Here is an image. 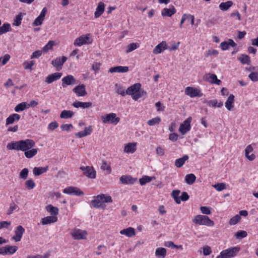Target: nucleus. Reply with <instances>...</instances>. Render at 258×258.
<instances>
[{
  "mask_svg": "<svg viewBox=\"0 0 258 258\" xmlns=\"http://www.w3.org/2000/svg\"><path fill=\"white\" fill-rule=\"evenodd\" d=\"M11 224V221H3L0 222V229L8 228Z\"/></svg>",
  "mask_w": 258,
  "mask_h": 258,
  "instance_id": "obj_62",
  "label": "nucleus"
},
{
  "mask_svg": "<svg viewBox=\"0 0 258 258\" xmlns=\"http://www.w3.org/2000/svg\"><path fill=\"white\" fill-rule=\"evenodd\" d=\"M129 69L127 66H116L114 67H111L109 70V72L111 73H126L128 71Z\"/></svg>",
  "mask_w": 258,
  "mask_h": 258,
  "instance_id": "obj_24",
  "label": "nucleus"
},
{
  "mask_svg": "<svg viewBox=\"0 0 258 258\" xmlns=\"http://www.w3.org/2000/svg\"><path fill=\"white\" fill-rule=\"evenodd\" d=\"M180 192L179 190H173L171 193V196L177 204H180V197L179 195Z\"/></svg>",
  "mask_w": 258,
  "mask_h": 258,
  "instance_id": "obj_46",
  "label": "nucleus"
},
{
  "mask_svg": "<svg viewBox=\"0 0 258 258\" xmlns=\"http://www.w3.org/2000/svg\"><path fill=\"white\" fill-rule=\"evenodd\" d=\"M247 233L245 231L239 230L235 234L237 238H242L246 237Z\"/></svg>",
  "mask_w": 258,
  "mask_h": 258,
  "instance_id": "obj_57",
  "label": "nucleus"
},
{
  "mask_svg": "<svg viewBox=\"0 0 258 258\" xmlns=\"http://www.w3.org/2000/svg\"><path fill=\"white\" fill-rule=\"evenodd\" d=\"M176 10L174 7L172 6L169 8H164L161 11V15L163 17H170L175 14Z\"/></svg>",
  "mask_w": 258,
  "mask_h": 258,
  "instance_id": "obj_23",
  "label": "nucleus"
},
{
  "mask_svg": "<svg viewBox=\"0 0 258 258\" xmlns=\"http://www.w3.org/2000/svg\"><path fill=\"white\" fill-rule=\"evenodd\" d=\"M155 178L154 177H150L148 176H144L139 180L140 183L142 185L146 184L147 183L150 182Z\"/></svg>",
  "mask_w": 258,
  "mask_h": 258,
  "instance_id": "obj_48",
  "label": "nucleus"
},
{
  "mask_svg": "<svg viewBox=\"0 0 258 258\" xmlns=\"http://www.w3.org/2000/svg\"><path fill=\"white\" fill-rule=\"evenodd\" d=\"M234 98L233 94H230L225 103V107L229 111L232 110L234 107Z\"/></svg>",
  "mask_w": 258,
  "mask_h": 258,
  "instance_id": "obj_28",
  "label": "nucleus"
},
{
  "mask_svg": "<svg viewBox=\"0 0 258 258\" xmlns=\"http://www.w3.org/2000/svg\"><path fill=\"white\" fill-rule=\"evenodd\" d=\"M10 55L8 54H5L4 56L0 57V62L2 66L5 65L10 59Z\"/></svg>",
  "mask_w": 258,
  "mask_h": 258,
  "instance_id": "obj_55",
  "label": "nucleus"
},
{
  "mask_svg": "<svg viewBox=\"0 0 258 258\" xmlns=\"http://www.w3.org/2000/svg\"><path fill=\"white\" fill-rule=\"evenodd\" d=\"M25 184L26 187L29 190L33 189L36 185L35 182L32 179L27 180Z\"/></svg>",
  "mask_w": 258,
  "mask_h": 258,
  "instance_id": "obj_54",
  "label": "nucleus"
},
{
  "mask_svg": "<svg viewBox=\"0 0 258 258\" xmlns=\"http://www.w3.org/2000/svg\"><path fill=\"white\" fill-rule=\"evenodd\" d=\"M192 222L196 225H205L208 227H212L215 223L209 217L206 215H198L194 217Z\"/></svg>",
  "mask_w": 258,
  "mask_h": 258,
  "instance_id": "obj_3",
  "label": "nucleus"
},
{
  "mask_svg": "<svg viewBox=\"0 0 258 258\" xmlns=\"http://www.w3.org/2000/svg\"><path fill=\"white\" fill-rule=\"evenodd\" d=\"M47 170L48 166L34 167L33 172L34 175L38 176L46 172Z\"/></svg>",
  "mask_w": 258,
  "mask_h": 258,
  "instance_id": "obj_34",
  "label": "nucleus"
},
{
  "mask_svg": "<svg viewBox=\"0 0 258 258\" xmlns=\"http://www.w3.org/2000/svg\"><path fill=\"white\" fill-rule=\"evenodd\" d=\"M137 180V178H133L131 175H122L120 181L122 184H132Z\"/></svg>",
  "mask_w": 258,
  "mask_h": 258,
  "instance_id": "obj_22",
  "label": "nucleus"
},
{
  "mask_svg": "<svg viewBox=\"0 0 258 258\" xmlns=\"http://www.w3.org/2000/svg\"><path fill=\"white\" fill-rule=\"evenodd\" d=\"M196 179V177L192 173L188 174L185 177V182L189 185L192 184L195 182Z\"/></svg>",
  "mask_w": 258,
  "mask_h": 258,
  "instance_id": "obj_38",
  "label": "nucleus"
},
{
  "mask_svg": "<svg viewBox=\"0 0 258 258\" xmlns=\"http://www.w3.org/2000/svg\"><path fill=\"white\" fill-rule=\"evenodd\" d=\"M213 187L218 191H222L226 189V184L225 183H218L213 185Z\"/></svg>",
  "mask_w": 258,
  "mask_h": 258,
  "instance_id": "obj_52",
  "label": "nucleus"
},
{
  "mask_svg": "<svg viewBox=\"0 0 258 258\" xmlns=\"http://www.w3.org/2000/svg\"><path fill=\"white\" fill-rule=\"evenodd\" d=\"M29 170L27 168L23 169L20 173V177L23 179H26L28 175Z\"/></svg>",
  "mask_w": 258,
  "mask_h": 258,
  "instance_id": "obj_58",
  "label": "nucleus"
},
{
  "mask_svg": "<svg viewBox=\"0 0 258 258\" xmlns=\"http://www.w3.org/2000/svg\"><path fill=\"white\" fill-rule=\"evenodd\" d=\"M248 77L253 82L258 81V72H251Z\"/></svg>",
  "mask_w": 258,
  "mask_h": 258,
  "instance_id": "obj_59",
  "label": "nucleus"
},
{
  "mask_svg": "<svg viewBox=\"0 0 258 258\" xmlns=\"http://www.w3.org/2000/svg\"><path fill=\"white\" fill-rule=\"evenodd\" d=\"M253 148L251 145H248L245 149V155L249 161H252L255 158V155L252 153Z\"/></svg>",
  "mask_w": 258,
  "mask_h": 258,
  "instance_id": "obj_20",
  "label": "nucleus"
},
{
  "mask_svg": "<svg viewBox=\"0 0 258 258\" xmlns=\"http://www.w3.org/2000/svg\"><path fill=\"white\" fill-rule=\"evenodd\" d=\"M25 232V230L22 226L19 225L17 226L14 231L15 234L12 237V239L15 242L20 241Z\"/></svg>",
  "mask_w": 258,
  "mask_h": 258,
  "instance_id": "obj_11",
  "label": "nucleus"
},
{
  "mask_svg": "<svg viewBox=\"0 0 258 258\" xmlns=\"http://www.w3.org/2000/svg\"><path fill=\"white\" fill-rule=\"evenodd\" d=\"M167 48V45L165 41H162L155 46L153 50V53L155 54L161 53Z\"/></svg>",
  "mask_w": 258,
  "mask_h": 258,
  "instance_id": "obj_19",
  "label": "nucleus"
},
{
  "mask_svg": "<svg viewBox=\"0 0 258 258\" xmlns=\"http://www.w3.org/2000/svg\"><path fill=\"white\" fill-rule=\"evenodd\" d=\"M155 253L158 258H164L166 255V249L163 247H158L156 249Z\"/></svg>",
  "mask_w": 258,
  "mask_h": 258,
  "instance_id": "obj_35",
  "label": "nucleus"
},
{
  "mask_svg": "<svg viewBox=\"0 0 258 258\" xmlns=\"http://www.w3.org/2000/svg\"><path fill=\"white\" fill-rule=\"evenodd\" d=\"M137 48H138V46L136 43H131L127 45L126 52L127 53L130 52L135 50Z\"/></svg>",
  "mask_w": 258,
  "mask_h": 258,
  "instance_id": "obj_60",
  "label": "nucleus"
},
{
  "mask_svg": "<svg viewBox=\"0 0 258 258\" xmlns=\"http://www.w3.org/2000/svg\"><path fill=\"white\" fill-rule=\"evenodd\" d=\"M240 216L236 215L230 219L229 224L230 225H234L236 224L240 220Z\"/></svg>",
  "mask_w": 258,
  "mask_h": 258,
  "instance_id": "obj_50",
  "label": "nucleus"
},
{
  "mask_svg": "<svg viewBox=\"0 0 258 258\" xmlns=\"http://www.w3.org/2000/svg\"><path fill=\"white\" fill-rule=\"evenodd\" d=\"M20 115L17 113H13L11 114L6 120V124L9 125L13 123L16 121H18L20 119Z\"/></svg>",
  "mask_w": 258,
  "mask_h": 258,
  "instance_id": "obj_31",
  "label": "nucleus"
},
{
  "mask_svg": "<svg viewBox=\"0 0 258 258\" xmlns=\"http://www.w3.org/2000/svg\"><path fill=\"white\" fill-rule=\"evenodd\" d=\"M18 247L17 246L7 245L6 246V255H12L15 253L18 250Z\"/></svg>",
  "mask_w": 258,
  "mask_h": 258,
  "instance_id": "obj_40",
  "label": "nucleus"
},
{
  "mask_svg": "<svg viewBox=\"0 0 258 258\" xmlns=\"http://www.w3.org/2000/svg\"><path fill=\"white\" fill-rule=\"evenodd\" d=\"M67 60V57L63 56L61 57H56L55 59L53 60L51 64L55 68L61 67L63 64Z\"/></svg>",
  "mask_w": 258,
  "mask_h": 258,
  "instance_id": "obj_30",
  "label": "nucleus"
},
{
  "mask_svg": "<svg viewBox=\"0 0 258 258\" xmlns=\"http://www.w3.org/2000/svg\"><path fill=\"white\" fill-rule=\"evenodd\" d=\"M63 192L70 195L83 196L84 192L78 187L75 186H69L63 190Z\"/></svg>",
  "mask_w": 258,
  "mask_h": 258,
  "instance_id": "obj_10",
  "label": "nucleus"
},
{
  "mask_svg": "<svg viewBox=\"0 0 258 258\" xmlns=\"http://www.w3.org/2000/svg\"><path fill=\"white\" fill-rule=\"evenodd\" d=\"M43 20L44 19L42 18L37 17L33 23V25L36 26L40 25L42 24Z\"/></svg>",
  "mask_w": 258,
  "mask_h": 258,
  "instance_id": "obj_63",
  "label": "nucleus"
},
{
  "mask_svg": "<svg viewBox=\"0 0 258 258\" xmlns=\"http://www.w3.org/2000/svg\"><path fill=\"white\" fill-rule=\"evenodd\" d=\"M71 234L74 239L82 240L86 239L88 232L86 230L76 228L72 230Z\"/></svg>",
  "mask_w": 258,
  "mask_h": 258,
  "instance_id": "obj_6",
  "label": "nucleus"
},
{
  "mask_svg": "<svg viewBox=\"0 0 258 258\" xmlns=\"http://www.w3.org/2000/svg\"><path fill=\"white\" fill-rule=\"evenodd\" d=\"M101 168L103 170H106L108 173H110L111 172V168L110 166L108 164L106 161L103 160L101 165Z\"/></svg>",
  "mask_w": 258,
  "mask_h": 258,
  "instance_id": "obj_51",
  "label": "nucleus"
},
{
  "mask_svg": "<svg viewBox=\"0 0 258 258\" xmlns=\"http://www.w3.org/2000/svg\"><path fill=\"white\" fill-rule=\"evenodd\" d=\"M188 159V156L186 155L183 156L182 158H178L176 159L175 161V165L178 167L180 168L182 167L183 164L185 163V161Z\"/></svg>",
  "mask_w": 258,
  "mask_h": 258,
  "instance_id": "obj_36",
  "label": "nucleus"
},
{
  "mask_svg": "<svg viewBox=\"0 0 258 258\" xmlns=\"http://www.w3.org/2000/svg\"><path fill=\"white\" fill-rule=\"evenodd\" d=\"M61 81L63 87H66L67 85H74L76 83V79L71 75H69L63 77Z\"/></svg>",
  "mask_w": 258,
  "mask_h": 258,
  "instance_id": "obj_15",
  "label": "nucleus"
},
{
  "mask_svg": "<svg viewBox=\"0 0 258 258\" xmlns=\"http://www.w3.org/2000/svg\"><path fill=\"white\" fill-rule=\"evenodd\" d=\"M101 119L104 123H112L116 125L119 121L120 118L116 116L114 113H110L101 116Z\"/></svg>",
  "mask_w": 258,
  "mask_h": 258,
  "instance_id": "obj_5",
  "label": "nucleus"
},
{
  "mask_svg": "<svg viewBox=\"0 0 258 258\" xmlns=\"http://www.w3.org/2000/svg\"><path fill=\"white\" fill-rule=\"evenodd\" d=\"M61 73H54L51 75H48L45 79V82L47 84H50L52 82L59 80L62 76Z\"/></svg>",
  "mask_w": 258,
  "mask_h": 258,
  "instance_id": "obj_18",
  "label": "nucleus"
},
{
  "mask_svg": "<svg viewBox=\"0 0 258 258\" xmlns=\"http://www.w3.org/2000/svg\"><path fill=\"white\" fill-rule=\"evenodd\" d=\"M35 146V142L33 140L26 139L11 142L8 144L7 148L10 150L24 152L25 156L30 159L34 157L39 151L38 148H34Z\"/></svg>",
  "mask_w": 258,
  "mask_h": 258,
  "instance_id": "obj_1",
  "label": "nucleus"
},
{
  "mask_svg": "<svg viewBox=\"0 0 258 258\" xmlns=\"http://www.w3.org/2000/svg\"><path fill=\"white\" fill-rule=\"evenodd\" d=\"M161 121V118L159 116H157L147 121V124L150 126H153L159 124Z\"/></svg>",
  "mask_w": 258,
  "mask_h": 258,
  "instance_id": "obj_45",
  "label": "nucleus"
},
{
  "mask_svg": "<svg viewBox=\"0 0 258 258\" xmlns=\"http://www.w3.org/2000/svg\"><path fill=\"white\" fill-rule=\"evenodd\" d=\"M240 248L238 247H232L222 250L220 254L222 258H232L236 256Z\"/></svg>",
  "mask_w": 258,
  "mask_h": 258,
  "instance_id": "obj_4",
  "label": "nucleus"
},
{
  "mask_svg": "<svg viewBox=\"0 0 258 258\" xmlns=\"http://www.w3.org/2000/svg\"><path fill=\"white\" fill-rule=\"evenodd\" d=\"M73 106L77 108H88L92 106V103L90 102H81L76 101L73 103Z\"/></svg>",
  "mask_w": 258,
  "mask_h": 258,
  "instance_id": "obj_26",
  "label": "nucleus"
},
{
  "mask_svg": "<svg viewBox=\"0 0 258 258\" xmlns=\"http://www.w3.org/2000/svg\"><path fill=\"white\" fill-rule=\"evenodd\" d=\"M89 34L81 35L75 39L74 42V44L75 46H81L84 44H86L87 43V41L89 40Z\"/></svg>",
  "mask_w": 258,
  "mask_h": 258,
  "instance_id": "obj_12",
  "label": "nucleus"
},
{
  "mask_svg": "<svg viewBox=\"0 0 258 258\" xmlns=\"http://www.w3.org/2000/svg\"><path fill=\"white\" fill-rule=\"evenodd\" d=\"M115 87L116 92L117 94H120L122 96H125L126 92H125V89L121 85L116 84Z\"/></svg>",
  "mask_w": 258,
  "mask_h": 258,
  "instance_id": "obj_47",
  "label": "nucleus"
},
{
  "mask_svg": "<svg viewBox=\"0 0 258 258\" xmlns=\"http://www.w3.org/2000/svg\"><path fill=\"white\" fill-rule=\"evenodd\" d=\"M58 126V124L56 121H53L50 122L48 124V128L49 130L51 131H53Z\"/></svg>",
  "mask_w": 258,
  "mask_h": 258,
  "instance_id": "obj_64",
  "label": "nucleus"
},
{
  "mask_svg": "<svg viewBox=\"0 0 258 258\" xmlns=\"http://www.w3.org/2000/svg\"><path fill=\"white\" fill-rule=\"evenodd\" d=\"M232 4L233 3L231 1L221 3L219 5V8L222 11H226L232 6Z\"/></svg>",
  "mask_w": 258,
  "mask_h": 258,
  "instance_id": "obj_44",
  "label": "nucleus"
},
{
  "mask_svg": "<svg viewBox=\"0 0 258 258\" xmlns=\"http://www.w3.org/2000/svg\"><path fill=\"white\" fill-rule=\"evenodd\" d=\"M45 209L51 216H56L58 214V209L51 205H49L45 207Z\"/></svg>",
  "mask_w": 258,
  "mask_h": 258,
  "instance_id": "obj_32",
  "label": "nucleus"
},
{
  "mask_svg": "<svg viewBox=\"0 0 258 258\" xmlns=\"http://www.w3.org/2000/svg\"><path fill=\"white\" fill-rule=\"evenodd\" d=\"M11 27L10 24L5 23L2 26L0 27V35L10 31Z\"/></svg>",
  "mask_w": 258,
  "mask_h": 258,
  "instance_id": "obj_41",
  "label": "nucleus"
},
{
  "mask_svg": "<svg viewBox=\"0 0 258 258\" xmlns=\"http://www.w3.org/2000/svg\"><path fill=\"white\" fill-rule=\"evenodd\" d=\"M238 60L240 61L241 63L244 64H249L250 63L251 60L250 57L246 54H241L239 57Z\"/></svg>",
  "mask_w": 258,
  "mask_h": 258,
  "instance_id": "obj_39",
  "label": "nucleus"
},
{
  "mask_svg": "<svg viewBox=\"0 0 258 258\" xmlns=\"http://www.w3.org/2000/svg\"><path fill=\"white\" fill-rule=\"evenodd\" d=\"M25 15V14H23L22 13H19L15 17L14 22L13 23V25L16 26H20L21 24V21L22 20L23 17Z\"/></svg>",
  "mask_w": 258,
  "mask_h": 258,
  "instance_id": "obj_43",
  "label": "nucleus"
},
{
  "mask_svg": "<svg viewBox=\"0 0 258 258\" xmlns=\"http://www.w3.org/2000/svg\"><path fill=\"white\" fill-rule=\"evenodd\" d=\"M80 169L83 171L84 176L90 179H95L96 176V172L92 166H81Z\"/></svg>",
  "mask_w": 258,
  "mask_h": 258,
  "instance_id": "obj_7",
  "label": "nucleus"
},
{
  "mask_svg": "<svg viewBox=\"0 0 258 258\" xmlns=\"http://www.w3.org/2000/svg\"><path fill=\"white\" fill-rule=\"evenodd\" d=\"M54 41L51 40L49 41L48 43L43 47V51L45 53L48 52L49 50H51L52 49L53 46L54 45Z\"/></svg>",
  "mask_w": 258,
  "mask_h": 258,
  "instance_id": "obj_49",
  "label": "nucleus"
},
{
  "mask_svg": "<svg viewBox=\"0 0 258 258\" xmlns=\"http://www.w3.org/2000/svg\"><path fill=\"white\" fill-rule=\"evenodd\" d=\"M207 105L212 107H221L223 106V102L220 101L218 103L217 100H211L207 102Z\"/></svg>",
  "mask_w": 258,
  "mask_h": 258,
  "instance_id": "obj_42",
  "label": "nucleus"
},
{
  "mask_svg": "<svg viewBox=\"0 0 258 258\" xmlns=\"http://www.w3.org/2000/svg\"><path fill=\"white\" fill-rule=\"evenodd\" d=\"M120 234L124 235L128 237H131L136 235L135 229L133 227H128L120 231Z\"/></svg>",
  "mask_w": 258,
  "mask_h": 258,
  "instance_id": "obj_29",
  "label": "nucleus"
},
{
  "mask_svg": "<svg viewBox=\"0 0 258 258\" xmlns=\"http://www.w3.org/2000/svg\"><path fill=\"white\" fill-rule=\"evenodd\" d=\"M236 45V43L232 39H229L226 41L221 42L220 44V47L223 50H226L229 49L230 46L234 47Z\"/></svg>",
  "mask_w": 258,
  "mask_h": 258,
  "instance_id": "obj_27",
  "label": "nucleus"
},
{
  "mask_svg": "<svg viewBox=\"0 0 258 258\" xmlns=\"http://www.w3.org/2000/svg\"><path fill=\"white\" fill-rule=\"evenodd\" d=\"M192 120L191 117H188L182 123L179 127V132L182 135L186 134L191 129L190 123Z\"/></svg>",
  "mask_w": 258,
  "mask_h": 258,
  "instance_id": "obj_9",
  "label": "nucleus"
},
{
  "mask_svg": "<svg viewBox=\"0 0 258 258\" xmlns=\"http://www.w3.org/2000/svg\"><path fill=\"white\" fill-rule=\"evenodd\" d=\"M141 88V84H134L126 89V94L131 95L133 99L137 100L145 94L144 91H140Z\"/></svg>",
  "mask_w": 258,
  "mask_h": 258,
  "instance_id": "obj_2",
  "label": "nucleus"
},
{
  "mask_svg": "<svg viewBox=\"0 0 258 258\" xmlns=\"http://www.w3.org/2000/svg\"><path fill=\"white\" fill-rule=\"evenodd\" d=\"M74 114V112L72 110H63L60 114V117L63 119L71 118Z\"/></svg>",
  "mask_w": 258,
  "mask_h": 258,
  "instance_id": "obj_33",
  "label": "nucleus"
},
{
  "mask_svg": "<svg viewBox=\"0 0 258 258\" xmlns=\"http://www.w3.org/2000/svg\"><path fill=\"white\" fill-rule=\"evenodd\" d=\"M156 153L159 156H163L165 154V149L161 146H158L156 148Z\"/></svg>",
  "mask_w": 258,
  "mask_h": 258,
  "instance_id": "obj_61",
  "label": "nucleus"
},
{
  "mask_svg": "<svg viewBox=\"0 0 258 258\" xmlns=\"http://www.w3.org/2000/svg\"><path fill=\"white\" fill-rule=\"evenodd\" d=\"M58 219L56 216H48L42 218L41 220V223L43 225L51 224L54 223L57 221Z\"/></svg>",
  "mask_w": 258,
  "mask_h": 258,
  "instance_id": "obj_21",
  "label": "nucleus"
},
{
  "mask_svg": "<svg viewBox=\"0 0 258 258\" xmlns=\"http://www.w3.org/2000/svg\"><path fill=\"white\" fill-rule=\"evenodd\" d=\"M102 198H101L99 195L95 197L93 200H92L91 203L92 205V207L96 208H102L104 209L105 207V205L103 204V201L101 200Z\"/></svg>",
  "mask_w": 258,
  "mask_h": 258,
  "instance_id": "obj_16",
  "label": "nucleus"
},
{
  "mask_svg": "<svg viewBox=\"0 0 258 258\" xmlns=\"http://www.w3.org/2000/svg\"><path fill=\"white\" fill-rule=\"evenodd\" d=\"M78 97L85 96L87 93L86 91L85 86L81 84L76 86L73 90Z\"/></svg>",
  "mask_w": 258,
  "mask_h": 258,
  "instance_id": "obj_14",
  "label": "nucleus"
},
{
  "mask_svg": "<svg viewBox=\"0 0 258 258\" xmlns=\"http://www.w3.org/2000/svg\"><path fill=\"white\" fill-rule=\"evenodd\" d=\"M185 94L191 98L200 97L203 95L201 89L192 87H187L185 89Z\"/></svg>",
  "mask_w": 258,
  "mask_h": 258,
  "instance_id": "obj_8",
  "label": "nucleus"
},
{
  "mask_svg": "<svg viewBox=\"0 0 258 258\" xmlns=\"http://www.w3.org/2000/svg\"><path fill=\"white\" fill-rule=\"evenodd\" d=\"M28 108L27 103L26 102H23L17 105L14 110L16 112H19Z\"/></svg>",
  "mask_w": 258,
  "mask_h": 258,
  "instance_id": "obj_37",
  "label": "nucleus"
},
{
  "mask_svg": "<svg viewBox=\"0 0 258 258\" xmlns=\"http://www.w3.org/2000/svg\"><path fill=\"white\" fill-rule=\"evenodd\" d=\"M99 196L102 198V201H103V203L104 204L105 203H112V200L109 195L106 194H101L99 195Z\"/></svg>",
  "mask_w": 258,
  "mask_h": 258,
  "instance_id": "obj_53",
  "label": "nucleus"
},
{
  "mask_svg": "<svg viewBox=\"0 0 258 258\" xmlns=\"http://www.w3.org/2000/svg\"><path fill=\"white\" fill-rule=\"evenodd\" d=\"M204 79L211 84H215L218 85H220L221 80L217 79V76L213 74H207L204 76Z\"/></svg>",
  "mask_w": 258,
  "mask_h": 258,
  "instance_id": "obj_13",
  "label": "nucleus"
},
{
  "mask_svg": "<svg viewBox=\"0 0 258 258\" xmlns=\"http://www.w3.org/2000/svg\"><path fill=\"white\" fill-rule=\"evenodd\" d=\"M105 10V4L100 2L98 3V6L96 8V10L94 13V17L95 18H99L104 12Z\"/></svg>",
  "mask_w": 258,
  "mask_h": 258,
  "instance_id": "obj_25",
  "label": "nucleus"
},
{
  "mask_svg": "<svg viewBox=\"0 0 258 258\" xmlns=\"http://www.w3.org/2000/svg\"><path fill=\"white\" fill-rule=\"evenodd\" d=\"M137 143H128L124 145L123 151L127 154H133L137 150Z\"/></svg>",
  "mask_w": 258,
  "mask_h": 258,
  "instance_id": "obj_17",
  "label": "nucleus"
},
{
  "mask_svg": "<svg viewBox=\"0 0 258 258\" xmlns=\"http://www.w3.org/2000/svg\"><path fill=\"white\" fill-rule=\"evenodd\" d=\"M200 210L203 214L210 215L211 214V208L207 206H201Z\"/></svg>",
  "mask_w": 258,
  "mask_h": 258,
  "instance_id": "obj_56",
  "label": "nucleus"
}]
</instances>
